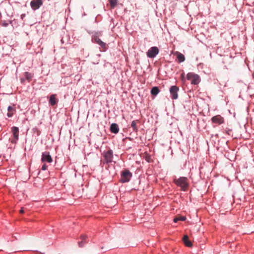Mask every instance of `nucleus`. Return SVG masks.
I'll use <instances>...</instances> for the list:
<instances>
[{
  "label": "nucleus",
  "mask_w": 254,
  "mask_h": 254,
  "mask_svg": "<svg viewBox=\"0 0 254 254\" xmlns=\"http://www.w3.org/2000/svg\"><path fill=\"white\" fill-rule=\"evenodd\" d=\"M174 182L178 187L182 188L184 191L186 190L189 186L188 180L185 177H180L178 179H174Z\"/></svg>",
  "instance_id": "nucleus-1"
},
{
  "label": "nucleus",
  "mask_w": 254,
  "mask_h": 254,
  "mask_svg": "<svg viewBox=\"0 0 254 254\" xmlns=\"http://www.w3.org/2000/svg\"><path fill=\"white\" fill-rule=\"evenodd\" d=\"M187 78L190 81L191 84L194 85H197L200 81L199 75L192 72L188 73L187 75Z\"/></svg>",
  "instance_id": "nucleus-2"
},
{
  "label": "nucleus",
  "mask_w": 254,
  "mask_h": 254,
  "mask_svg": "<svg viewBox=\"0 0 254 254\" xmlns=\"http://www.w3.org/2000/svg\"><path fill=\"white\" fill-rule=\"evenodd\" d=\"M104 163H110L113 162V151L109 150L104 151L103 153Z\"/></svg>",
  "instance_id": "nucleus-3"
},
{
  "label": "nucleus",
  "mask_w": 254,
  "mask_h": 254,
  "mask_svg": "<svg viewBox=\"0 0 254 254\" xmlns=\"http://www.w3.org/2000/svg\"><path fill=\"white\" fill-rule=\"evenodd\" d=\"M11 131L13 134V138L10 139V142L12 143H16L18 139L19 129L16 127H12L11 128Z\"/></svg>",
  "instance_id": "nucleus-4"
},
{
  "label": "nucleus",
  "mask_w": 254,
  "mask_h": 254,
  "mask_svg": "<svg viewBox=\"0 0 254 254\" xmlns=\"http://www.w3.org/2000/svg\"><path fill=\"white\" fill-rule=\"evenodd\" d=\"M132 176L131 172L128 170H126L122 172L121 181L122 183H127L129 181Z\"/></svg>",
  "instance_id": "nucleus-5"
},
{
  "label": "nucleus",
  "mask_w": 254,
  "mask_h": 254,
  "mask_svg": "<svg viewBox=\"0 0 254 254\" xmlns=\"http://www.w3.org/2000/svg\"><path fill=\"white\" fill-rule=\"evenodd\" d=\"M159 53L158 48L156 47H151L146 53L147 57L154 58Z\"/></svg>",
  "instance_id": "nucleus-6"
},
{
  "label": "nucleus",
  "mask_w": 254,
  "mask_h": 254,
  "mask_svg": "<svg viewBox=\"0 0 254 254\" xmlns=\"http://www.w3.org/2000/svg\"><path fill=\"white\" fill-rule=\"evenodd\" d=\"M170 93L171 95V98L172 99H177L178 97V92L179 91V88L176 85H173L170 88Z\"/></svg>",
  "instance_id": "nucleus-7"
},
{
  "label": "nucleus",
  "mask_w": 254,
  "mask_h": 254,
  "mask_svg": "<svg viewBox=\"0 0 254 254\" xmlns=\"http://www.w3.org/2000/svg\"><path fill=\"white\" fill-rule=\"evenodd\" d=\"M30 5L32 9H37L42 5V0H33L31 1Z\"/></svg>",
  "instance_id": "nucleus-8"
},
{
  "label": "nucleus",
  "mask_w": 254,
  "mask_h": 254,
  "mask_svg": "<svg viewBox=\"0 0 254 254\" xmlns=\"http://www.w3.org/2000/svg\"><path fill=\"white\" fill-rule=\"evenodd\" d=\"M211 122L220 125L224 123V118L219 115H216L211 118Z\"/></svg>",
  "instance_id": "nucleus-9"
},
{
  "label": "nucleus",
  "mask_w": 254,
  "mask_h": 254,
  "mask_svg": "<svg viewBox=\"0 0 254 254\" xmlns=\"http://www.w3.org/2000/svg\"><path fill=\"white\" fill-rule=\"evenodd\" d=\"M41 161L42 162H47L51 163L52 162V159L49 153L44 152L42 153Z\"/></svg>",
  "instance_id": "nucleus-10"
},
{
  "label": "nucleus",
  "mask_w": 254,
  "mask_h": 254,
  "mask_svg": "<svg viewBox=\"0 0 254 254\" xmlns=\"http://www.w3.org/2000/svg\"><path fill=\"white\" fill-rule=\"evenodd\" d=\"M119 130V127L117 124L113 123L110 126V131L115 134L118 133Z\"/></svg>",
  "instance_id": "nucleus-11"
},
{
  "label": "nucleus",
  "mask_w": 254,
  "mask_h": 254,
  "mask_svg": "<svg viewBox=\"0 0 254 254\" xmlns=\"http://www.w3.org/2000/svg\"><path fill=\"white\" fill-rule=\"evenodd\" d=\"M183 241L184 244L186 245L187 247H191L192 246V244L190 241L189 240V238L187 235H185L183 237Z\"/></svg>",
  "instance_id": "nucleus-12"
},
{
  "label": "nucleus",
  "mask_w": 254,
  "mask_h": 254,
  "mask_svg": "<svg viewBox=\"0 0 254 254\" xmlns=\"http://www.w3.org/2000/svg\"><path fill=\"white\" fill-rule=\"evenodd\" d=\"M87 238V236L84 235H82L80 236V239L81 240V241H79L78 242V245L79 247L82 248L83 246V245L86 243V239Z\"/></svg>",
  "instance_id": "nucleus-13"
},
{
  "label": "nucleus",
  "mask_w": 254,
  "mask_h": 254,
  "mask_svg": "<svg viewBox=\"0 0 254 254\" xmlns=\"http://www.w3.org/2000/svg\"><path fill=\"white\" fill-rule=\"evenodd\" d=\"M49 103L51 106H54L57 103V99L56 98V95L53 94L50 96Z\"/></svg>",
  "instance_id": "nucleus-14"
},
{
  "label": "nucleus",
  "mask_w": 254,
  "mask_h": 254,
  "mask_svg": "<svg viewBox=\"0 0 254 254\" xmlns=\"http://www.w3.org/2000/svg\"><path fill=\"white\" fill-rule=\"evenodd\" d=\"M95 42L97 44L100 45L101 47H102L104 48H105L106 47V44L102 41L101 39L98 37H96L95 38Z\"/></svg>",
  "instance_id": "nucleus-15"
},
{
  "label": "nucleus",
  "mask_w": 254,
  "mask_h": 254,
  "mask_svg": "<svg viewBox=\"0 0 254 254\" xmlns=\"http://www.w3.org/2000/svg\"><path fill=\"white\" fill-rule=\"evenodd\" d=\"M177 58L179 63L183 62L185 61V57L179 52H177Z\"/></svg>",
  "instance_id": "nucleus-16"
},
{
  "label": "nucleus",
  "mask_w": 254,
  "mask_h": 254,
  "mask_svg": "<svg viewBox=\"0 0 254 254\" xmlns=\"http://www.w3.org/2000/svg\"><path fill=\"white\" fill-rule=\"evenodd\" d=\"M159 89L158 87L155 86L152 88L151 90V94L156 96L158 94L159 92Z\"/></svg>",
  "instance_id": "nucleus-17"
},
{
  "label": "nucleus",
  "mask_w": 254,
  "mask_h": 254,
  "mask_svg": "<svg viewBox=\"0 0 254 254\" xmlns=\"http://www.w3.org/2000/svg\"><path fill=\"white\" fill-rule=\"evenodd\" d=\"M139 122L138 121V120L133 121L131 122V127H132L133 130L134 131H137V127L136 125H137V123H138Z\"/></svg>",
  "instance_id": "nucleus-18"
},
{
  "label": "nucleus",
  "mask_w": 254,
  "mask_h": 254,
  "mask_svg": "<svg viewBox=\"0 0 254 254\" xmlns=\"http://www.w3.org/2000/svg\"><path fill=\"white\" fill-rule=\"evenodd\" d=\"M186 220V216H178L174 219V222L177 223L179 221H185Z\"/></svg>",
  "instance_id": "nucleus-19"
},
{
  "label": "nucleus",
  "mask_w": 254,
  "mask_h": 254,
  "mask_svg": "<svg viewBox=\"0 0 254 254\" xmlns=\"http://www.w3.org/2000/svg\"><path fill=\"white\" fill-rule=\"evenodd\" d=\"M111 7L114 8L118 3V0H109Z\"/></svg>",
  "instance_id": "nucleus-20"
},
{
  "label": "nucleus",
  "mask_w": 254,
  "mask_h": 254,
  "mask_svg": "<svg viewBox=\"0 0 254 254\" xmlns=\"http://www.w3.org/2000/svg\"><path fill=\"white\" fill-rule=\"evenodd\" d=\"M8 113H7V116L8 117H11L12 116L13 114V111H14V109L12 107H11V106H8Z\"/></svg>",
  "instance_id": "nucleus-21"
},
{
  "label": "nucleus",
  "mask_w": 254,
  "mask_h": 254,
  "mask_svg": "<svg viewBox=\"0 0 254 254\" xmlns=\"http://www.w3.org/2000/svg\"><path fill=\"white\" fill-rule=\"evenodd\" d=\"M24 76H25V77L28 80H30L32 78L31 74L27 72H26L25 73H24Z\"/></svg>",
  "instance_id": "nucleus-22"
},
{
  "label": "nucleus",
  "mask_w": 254,
  "mask_h": 254,
  "mask_svg": "<svg viewBox=\"0 0 254 254\" xmlns=\"http://www.w3.org/2000/svg\"><path fill=\"white\" fill-rule=\"evenodd\" d=\"M47 165L45 164H44V165H42V170H44L45 171V170H46L47 169Z\"/></svg>",
  "instance_id": "nucleus-23"
},
{
  "label": "nucleus",
  "mask_w": 254,
  "mask_h": 254,
  "mask_svg": "<svg viewBox=\"0 0 254 254\" xmlns=\"http://www.w3.org/2000/svg\"><path fill=\"white\" fill-rule=\"evenodd\" d=\"M19 212L21 213H23L24 212L23 208H21V209L20 210Z\"/></svg>",
  "instance_id": "nucleus-24"
},
{
  "label": "nucleus",
  "mask_w": 254,
  "mask_h": 254,
  "mask_svg": "<svg viewBox=\"0 0 254 254\" xmlns=\"http://www.w3.org/2000/svg\"><path fill=\"white\" fill-rule=\"evenodd\" d=\"M253 77H254V73H253Z\"/></svg>",
  "instance_id": "nucleus-25"
}]
</instances>
